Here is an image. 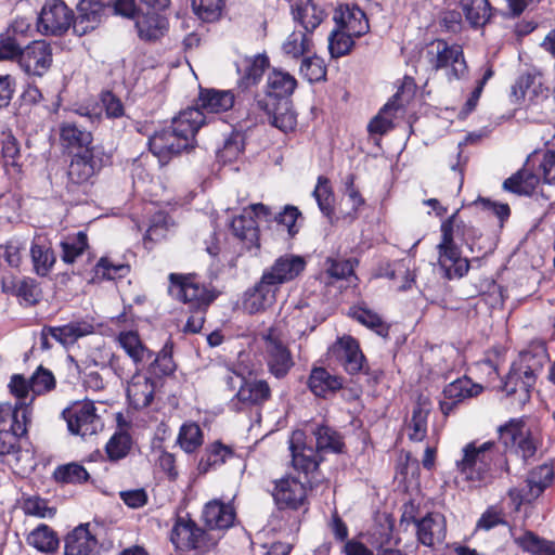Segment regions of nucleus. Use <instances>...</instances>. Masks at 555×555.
Segmentation results:
<instances>
[{
	"label": "nucleus",
	"instance_id": "obj_56",
	"mask_svg": "<svg viewBox=\"0 0 555 555\" xmlns=\"http://www.w3.org/2000/svg\"><path fill=\"white\" fill-rule=\"evenodd\" d=\"M299 73L309 82H319L325 79L326 65L318 55L306 56L301 61Z\"/></svg>",
	"mask_w": 555,
	"mask_h": 555
},
{
	"label": "nucleus",
	"instance_id": "obj_49",
	"mask_svg": "<svg viewBox=\"0 0 555 555\" xmlns=\"http://www.w3.org/2000/svg\"><path fill=\"white\" fill-rule=\"evenodd\" d=\"M270 61L266 54H258L246 59L243 64L242 82L247 88L256 85L262 77L264 70L269 68Z\"/></svg>",
	"mask_w": 555,
	"mask_h": 555
},
{
	"label": "nucleus",
	"instance_id": "obj_38",
	"mask_svg": "<svg viewBox=\"0 0 555 555\" xmlns=\"http://www.w3.org/2000/svg\"><path fill=\"white\" fill-rule=\"evenodd\" d=\"M135 27L141 39L153 41L165 35L168 29V21L166 17L153 12L139 16Z\"/></svg>",
	"mask_w": 555,
	"mask_h": 555
},
{
	"label": "nucleus",
	"instance_id": "obj_55",
	"mask_svg": "<svg viewBox=\"0 0 555 555\" xmlns=\"http://www.w3.org/2000/svg\"><path fill=\"white\" fill-rule=\"evenodd\" d=\"M21 507L26 515L38 518H52L56 514L55 507L49 506L48 501L38 495L23 498Z\"/></svg>",
	"mask_w": 555,
	"mask_h": 555
},
{
	"label": "nucleus",
	"instance_id": "obj_63",
	"mask_svg": "<svg viewBox=\"0 0 555 555\" xmlns=\"http://www.w3.org/2000/svg\"><path fill=\"white\" fill-rule=\"evenodd\" d=\"M54 387V375L42 366H39L30 377V390L35 396L51 391Z\"/></svg>",
	"mask_w": 555,
	"mask_h": 555
},
{
	"label": "nucleus",
	"instance_id": "obj_24",
	"mask_svg": "<svg viewBox=\"0 0 555 555\" xmlns=\"http://www.w3.org/2000/svg\"><path fill=\"white\" fill-rule=\"evenodd\" d=\"M297 88L296 78L289 73L273 68L267 77L264 98L267 101L289 100Z\"/></svg>",
	"mask_w": 555,
	"mask_h": 555
},
{
	"label": "nucleus",
	"instance_id": "obj_10",
	"mask_svg": "<svg viewBox=\"0 0 555 555\" xmlns=\"http://www.w3.org/2000/svg\"><path fill=\"white\" fill-rule=\"evenodd\" d=\"M263 340L268 371L275 378H284L295 364L288 346L282 339L276 327H270L263 335Z\"/></svg>",
	"mask_w": 555,
	"mask_h": 555
},
{
	"label": "nucleus",
	"instance_id": "obj_41",
	"mask_svg": "<svg viewBox=\"0 0 555 555\" xmlns=\"http://www.w3.org/2000/svg\"><path fill=\"white\" fill-rule=\"evenodd\" d=\"M271 396V389L266 380H244L235 395L238 401L246 404H260Z\"/></svg>",
	"mask_w": 555,
	"mask_h": 555
},
{
	"label": "nucleus",
	"instance_id": "obj_64",
	"mask_svg": "<svg viewBox=\"0 0 555 555\" xmlns=\"http://www.w3.org/2000/svg\"><path fill=\"white\" fill-rule=\"evenodd\" d=\"M243 137L240 133H232L223 143L222 149L218 151V157L223 163L235 160L243 152Z\"/></svg>",
	"mask_w": 555,
	"mask_h": 555
},
{
	"label": "nucleus",
	"instance_id": "obj_50",
	"mask_svg": "<svg viewBox=\"0 0 555 555\" xmlns=\"http://www.w3.org/2000/svg\"><path fill=\"white\" fill-rule=\"evenodd\" d=\"M359 261L357 258L343 259L338 256L327 257L324 262V270L328 278L334 280H345L354 275V268Z\"/></svg>",
	"mask_w": 555,
	"mask_h": 555
},
{
	"label": "nucleus",
	"instance_id": "obj_30",
	"mask_svg": "<svg viewBox=\"0 0 555 555\" xmlns=\"http://www.w3.org/2000/svg\"><path fill=\"white\" fill-rule=\"evenodd\" d=\"M96 539L89 530V524H81L65 538V555H89L96 546Z\"/></svg>",
	"mask_w": 555,
	"mask_h": 555
},
{
	"label": "nucleus",
	"instance_id": "obj_32",
	"mask_svg": "<svg viewBox=\"0 0 555 555\" xmlns=\"http://www.w3.org/2000/svg\"><path fill=\"white\" fill-rule=\"evenodd\" d=\"M29 410L25 402L12 405L0 403V430L17 429L18 434L27 433Z\"/></svg>",
	"mask_w": 555,
	"mask_h": 555
},
{
	"label": "nucleus",
	"instance_id": "obj_52",
	"mask_svg": "<svg viewBox=\"0 0 555 555\" xmlns=\"http://www.w3.org/2000/svg\"><path fill=\"white\" fill-rule=\"evenodd\" d=\"M313 196L322 214L331 218L334 214V194L327 178L322 176L318 178Z\"/></svg>",
	"mask_w": 555,
	"mask_h": 555
},
{
	"label": "nucleus",
	"instance_id": "obj_16",
	"mask_svg": "<svg viewBox=\"0 0 555 555\" xmlns=\"http://www.w3.org/2000/svg\"><path fill=\"white\" fill-rule=\"evenodd\" d=\"M279 291L280 287L262 272L259 282L245 293L243 307L250 314L264 311L274 305Z\"/></svg>",
	"mask_w": 555,
	"mask_h": 555
},
{
	"label": "nucleus",
	"instance_id": "obj_42",
	"mask_svg": "<svg viewBox=\"0 0 555 555\" xmlns=\"http://www.w3.org/2000/svg\"><path fill=\"white\" fill-rule=\"evenodd\" d=\"M233 455L234 452L230 447L216 441L206 448L205 453L198 462V472L206 474L210 469L220 467Z\"/></svg>",
	"mask_w": 555,
	"mask_h": 555
},
{
	"label": "nucleus",
	"instance_id": "obj_58",
	"mask_svg": "<svg viewBox=\"0 0 555 555\" xmlns=\"http://www.w3.org/2000/svg\"><path fill=\"white\" fill-rule=\"evenodd\" d=\"M178 442L185 452H194L203 443L202 429L195 423L182 425L178 436Z\"/></svg>",
	"mask_w": 555,
	"mask_h": 555
},
{
	"label": "nucleus",
	"instance_id": "obj_3",
	"mask_svg": "<svg viewBox=\"0 0 555 555\" xmlns=\"http://www.w3.org/2000/svg\"><path fill=\"white\" fill-rule=\"evenodd\" d=\"M421 62L435 72L444 69L449 80H461L468 75L462 46L443 39L427 43L421 52Z\"/></svg>",
	"mask_w": 555,
	"mask_h": 555
},
{
	"label": "nucleus",
	"instance_id": "obj_11",
	"mask_svg": "<svg viewBox=\"0 0 555 555\" xmlns=\"http://www.w3.org/2000/svg\"><path fill=\"white\" fill-rule=\"evenodd\" d=\"M73 23V10L62 0H48L37 20L38 31L47 36L65 34Z\"/></svg>",
	"mask_w": 555,
	"mask_h": 555
},
{
	"label": "nucleus",
	"instance_id": "obj_37",
	"mask_svg": "<svg viewBox=\"0 0 555 555\" xmlns=\"http://www.w3.org/2000/svg\"><path fill=\"white\" fill-rule=\"evenodd\" d=\"M338 349L345 370L350 374L359 373L363 367L364 356L358 341L351 336H345L339 339Z\"/></svg>",
	"mask_w": 555,
	"mask_h": 555
},
{
	"label": "nucleus",
	"instance_id": "obj_36",
	"mask_svg": "<svg viewBox=\"0 0 555 555\" xmlns=\"http://www.w3.org/2000/svg\"><path fill=\"white\" fill-rule=\"evenodd\" d=\"M541 180L540 172H533L527 163L524 168L504 181L503 188L519 195H531Z\"/></svg>",
	"mask_w": 555,
	"mask_h": 555
},
{
	"label": "nucleus",
	"instance_id": "obj_47",
	"mask_svg": "<svg viewBox=\"0 0 555 555\" xmlns=\"http://www.w3.org/2000/svg\"><path fill=\"white\" fill-rule=\"evenodd\" d=\"M310 35L306 31L289 34L282 44L283 53L296 60L309 53L313 46Z\"/></svg>",
	"mask_w": 555,
	"mask_h": 555
},
{
	"label": "nucleus",
	"instance_id": "obj_22",
	"mask_svg": "<svg viewBox=\"0 0 555 555\" xmlns=\"http://www.w3.org/2000/svg\"><path fill=\"white\" fill-rule=\"evenodd\" d=\"M418 541L426 546H434L444 541L447 535L446 518L440 513H429L414 521Z\"/></svg>",
	"mask_w": 555,
	"mask_h": 555
},
{
	"label": "nucleus",
	"instance_id": "obj_21",
	"mask_svg": "<svg viewBox=\"0 0 555 555\" xmlns=\"http://www.w3.org/2000/svg\"><path fill=\"white\" fill-rule=\"evenodd\" d=\"M202 517L207 531L217 532L221 535V531L233 525L235 512L230 504L220 500H211L204 506Z\"/></svg>",
	"mask_w": 555,
	"mask_h": 555
},
{
	"label": "nucleus",
	"instance_id": "obj_31",
	"mask_svg": "<svg viewBox=\"0 0 555 555\" xmlns=\"http://www.w3.org/2000/svg\"><path fill=\"white\" fill-rule=\"evenodd\" d=\"M30 256L34 270L40 276L48 275L56 260L51 243L44 235L34 237L30 247Z\"/></svg>",
	"mask_w": 555,
	"mask_h": 555
},
{
	"label": "nucleus",
	"instance_id": "obj_43",
	"mask_svg": "<svg viewBox=\"0 0 555 555\" xmlns=\"http://www.w3.org/2000/svg\"><path fill=\"white\" fill-rule=\"evenodd\" d=\"M515 543L530 555H555V542L539 537L532 531H525L514 539Z\"/></svg>",
	"mask_w": 555,
	"mask_h": 555
},
{
	"label": "nucleus",
	"instance_id": "obj_19",
	"mask_svg": "<svg viewBox=\"0 0 555 555\" xmlns=\"http://www.w3.org/2000/svg\"><path fill=\"white\" fill-rule=\"evenodd\" d=\"M257 106L264 112L268 117V121L282 130L287 132L293 130L297 124L296 114L292 108L291 100L282 101H267L257 100Z\"/></svg>",
	"mask_w": 555,
	"mask_h": 555
},
{
	"label": "nucleus",
	"instance_id": "obj_1",
	"mask_svg": "<svg viewBox=\"0 0 555 555\" xmlns=\"http://www.w3.org/2000/svg\"><path fill=\"white\" fill-rule=\"evenodd\" d=\"M204 124L203 112L185 108L172 119L169 127L156 131L149 139L150 151L160 164H167L171 157L194 146L195 134Z\"/></svg>",
	"mask_w": 555,
	"mask_h": 555
},
{
	"label": "nucleus",
	"instance_id": "obj_39",
	"mask_svg": "<svg viewBox=\"0 0 555 555\" xmlns=\"http://www.w3.org/2000/svg\"><path fill=\"white\" fill-rule=\"evenodd\" d=\"M315 438V450L321 452L341 453L345 448L343 436L327 425H317L311 429Z\"/></svg>",
	"mask_w": 555,
	"mask_h": 555
},
{
	"label": "nucleus",
	"instance_id": "obj_28",
	"mask_svg": "<svg viewBox=\"0 0 555 555\" xmlns=\"http://www.w3.org/2000/svg\"><path fill=\"white\" fill-rule=\"evenodd\" d=\"M117 341L131 359L135 370L138 371H140L154 357L153 351L142 343L137 332H120L117 336Z\"/></svg>",
	"mask_w": 555,
	"mask_h": 555
},
{
	"label": "nucleus",
	"instance_id": "obj_51",
	"mask_svg": "<svg viewBox=\"0 0 555 555\" xmlns=\"http://www.w3.org/2000/svg\"><path fill=\"white\" fill-rule=\"evenodd\" d=\"M351 315L362 325L371 328L374 331L377 335L382 337H387L389 333V326L382 320V318L365 308H353Z\"/></svg>",
	"mask_w": 555,
	"mask_h": 555
},
{
	"label": "nucleus",
	"instance_id": "obj_40",
	"mask_svg": "<svg viewBox=\"0 0 555 555\" xmlns=\"http://www.w3.org/2000/svg\"><path fill=\"white\" fill-rule=\"evenodd\" d=\"M462 12L474 28L485 26L492 15V9L488 0H460Z\"/></svg>",
	"mask_w": 555,
	"mask_h": 555
},
{
	"label": "nucleus",
	"instance_id": "obj_20",
	"mask_svg": "<svg viewBox=\"0 0 555 555\" xmlns=\"http://www.w3.org/2000/svg\"><path fill=\"white\" fill-rule=\"evenodd\" d=\"M336 27L348 31L354 37L369 33L370 24L365 13L357 5L341 4L334 13Z\"/></svg>",
	"mask_w": 555,
	"mask_h": 555
},
{
	"label": "nucleus",
	"instance_id": "obj_6",
	"mask_svg": "<svg viewBox=\"0 0 555 555\" xmlns=\"http://www.w3.org/2000/svg\"><path fill=\"white\" fill-rule=\"evenodd\" d=\"M221 535L217 532L207 531L186 516H179L171 529L170 540L176 548L182 551H196L205 554L214 548Z\"/></svg>",
	"mask_w": 555,
	"mask_h": 555
},
{
	"label": "nucleus",
	"instance_id": "obj_60",
	"mask_svg": "<svg viewBox=\"0 0 555 555\" xmlns=\"http://www.w3.org/2000/svg\"><path fill=\"white\" fill-rule=\"evenodd\" d=\"M3 165L9 175H15L21 171L20 146L15 138L7 135L2 141Z\"/></svg>",
	"mask_w": 555,
	"mask_h": 555
},
{
	"label": "nucleus",
	"instance_id": "obj_61",
	"mask_svg": "<svg viewBox=\"0 0 555 555\" xmlns=\"http://www.w3.org/2000/svg\"><path fill=\"white\" fill-rule=\"evenodd\" d=\"M195 15L204 22H215L221 15L222 0H191Z\"/></svg>",
	"mask_w": 555,
	"mask_h": 555
},
{
	"label": "nucleus",
	"instance_id": "obj_12",
	"mask_svg": "<svg viewBox=\"0 0 555 555\" xmlns=\"http://www.w3.org/2000/svg\"><path fill=\"white\" fill-rule=\"evenodd\" d=\"M52 47L46 40H35L23 48L20 67L29 76L42 77L51 67Z\"/></svg>",
	"mask_w": 555,
	"mask_h": 555
},
{
	"label": "nucleus",
	"instance_id": "obj_13",
	"mask_svg": "<svg viewBox=\"0 0 555 555\" xmlns=\"http://www.w3.org/2000/svg\"><path fill=\"white\" fill-rule=\"evenodd\" d=\"M272 496L280 509H299L307 504L306 482L295 477H283L274 481Z\"/></svg>",
	"mask_w": 555,
	"mask_h": 555
},
{
	"label": "nucleus",
	"instance_id": "obj_44",
	"mask_svg": "<svg viewBox=\"0 0 555 555\" xmlns=\"http://www.w3.org/2000/svg\"><path fill=\"white\" fill-rule=\"evenodd\" d=\"M429 412L430 406L426 400L420 401L413 409L411 421L408 424L410 440L422 441L426 437Z\"/></svg>",
	"mask_w": 555,
	"mask_h": 555
},
{
	"label": "nucleus",
	"instance_id": "obj_48",
	"mask_svg": "<svg viewBox=\"0 0 555 555\" xmlns=\"http://www.w3.org/2000/svg\"><path fill=\"white\" fill-rule=\"evenodd\" d=\"M27 543L40 552H53L59 546L56 533L47 525H39L27 537Z\"/></svg>",
	"mask_w": 555,
	"mask_h": 555
},
{
	"label": "nucleus",
	"instance_id": "obj_33",
	"mask_svg": "<svg viewBox=\"0 0 555 555\" xmlns=\"http://www.w3.org/2000/svg\"><path fill=\"white\" fill-rule=\"evenodd\" d=\"M308 386L317 397L326 398L343 387V378L324 367H313L308 379Z\"/></svg>",
	"mask_w": 555,
	"mask_h": 555
},
{
	"label": "nucleus",
	"instance_id": "obj_4",
	"mask_svg": "<svg viewBox=\"0 0 555 555\" xmlns=\"http://www.w3.org/2000/svg\"><path fill=\"white\" fill-rule=\"evenodd\" d=\"M462 457L456 461L461 476L473 487H480L491 480V468L498 454L495 444L487 441L478 444L469 442L462 449Z\"/></svg>",
	"mask_w": 555,
	"mask_h": 555
},
{
	"label": "nucleus",
	"instance_id": "obj_35",
	"mask_svg": "<svg viewBox=\"0 0 555 555\" xmlns=\"http://www.w3.org/2000/svg\"><path fill=\"white\" fill-rule=\"evenodd\" d=\"M292 13L294 20L309 34H312L326 16L324 10L312 0H298L293 7Z\"/></svg>",
	"mask_w": 555,
	"mask_h": 555
},
{
	"label": "nucleus",
	"instance_id": "obj_8",
	"mask_svg": "<svg viewBox=\"0 0 555 555\" xmlns=\"http://www.w3.org/2000/svg\"><path fill=\"white\" fill-rule=\"evenodd\" d=\"M289 450L294 469L305 475L306 482L311 488L317 486L321 481L319 465L322 457L312 446L306 443L304 431L295 430L292 434Z\"/></svg>",
	"mask_w": 555,
	"mask_h": 555
},
{
	"label": "nucleus",
	"instance_id": "obj_59",
	"mask_svg": "<svg viewBox=\"0 0 555 555\" xmlns=\"http://www.w3.org/2000/svg\"><path fill=\"white\" fill-rule=\"evenodd\" d=\"M233 233L243 241L253 243L258 238V225L250 215H241L232 220Z\"/></svg>",
	"mask_w": 555,
	"mask_h": 555
},
{
	"label": "nucleus",
	"instance_id": "obj_27",
	"mask_svg": "<svg viewBox=\"0 0 555 555\" xmlns=\"http://www.w3.org/2000/svg\"><path fill=\"white\" fill-rule=\"evenodd\" d=\"M234 105V94L231 91L216 90V89H201L196 106L191 108H198L203 112L205 121L207 114H217L227 112Z\"/></svg>",
	"mask_w": 555,
	"mask_h": 555
},
{
	"label": "nucleus",
	"instance_id": "obj_17",
	"mask_svg": "<svg viewBox=\"0 0 555 555\" xmlns=\"http://www.w3.org/2000/svg\"><path fill=\"white\" fill-rule=\"evenodd\" d=\"M481 391L482 386L474 384L472 379L467 377L457 378L444 387L440 410L443 415L448 416L459 403L478 396Z\"/></svg>",
	"mask_w": 555,
	"mask_h": 555
},
{
	"label": "nucleus",
	"instance_id": "obj_14",
	"mask_svg": "<svg viewBox=\"0 0 555 555\" xmlns=\"http://www.w3.org/2000/svg\"><path fill=\"white\" fill-rule=\"evenodd\" d=\"M101 166V159L95 155L94 149H86L74 155L67 170V188L73 190L74 186L91 182Z\"/></svg>",
	"mask_w": 555,
	"mask_h": 555
},
{
	"label": "nucleus",
	"instance_id": "obj_46",
	"mask_svg": "<svg viewBox=\"0 0 555 555\" xmlns=\"http://www.w3.org/2000/svg\"><path fill=\"white\" fill-rule=\"evenodd\" d=\"M61 259L72 264L80 257L89 247L88 236L85 232L80 231L75 235H69L60 243Z\"/></svg>",
	"mask_w": 555,
	"mask_h": 555
},
{
	"label": "nucleus",
	"instance_id": "obj_7",
	"mask_svg": "<svg viewBox=\"0 0 555 555\" xmlns=\"http://www.w3.org/2000/svg\"><path fill=\"white\" fill-rule=\"evenodd\" d=\"M169 293L175 298L189 304L190 309H207L217 298L214 288L201 283L193 275L171 273Z\"/></svg>",
	"mask_w": 555,
	"mask_h": 555
},
{
	"label": "nucleus",
	"instance_id": "obj_57",
	"mask_svg": "<svg viewBox=\"0 0 555 555\" xmlns=\"http://www.w3.org/2000/svg\"><path fill=\"white\" fill-rule=\"evenodd\" d=\"M130 267L125 263H115L108 257H102L94 267V278L114 280L126 276Z\"/></svg>",
	"mask_w": 555,
	"mask_h": 555
},
{
	"label": "nucleus",
	"instance_id": "obj_62",
	"mask_svg": "<svg viewBox=\"0 0 555 555\" xmlns=\"http://www.w3.org/2000/svg\"><path fill=\"white\" fill-rule=\"evenodd\" d=\"M131 437L128 433L119 431L112 436L106 443V453L109 460L118 461L124 459L130 451Z\"/></svg>",
	"mask_w": 555,
	"mask_h": 555
},
{
	"label": "nucleus",
	"instance_id": "obj_54",
	"mask_svg": "<svg viewBox=\"0 0 555 555\" xmlns=\"http://www.w3.org/2000/svg\"><path fill=\"white\" fill-rule=\"evenodd\" d=\"M53 477L57 482L61 483H82L88 481L89 474L82 465L77 463H68L59 466L54 470Z\"/></svg>",
	"mask_w": 555,
	"mask_h": 555
},
{
	"label": "nucleus",
	"instance_id": "obj_53",
	"mask_svg": "<svg viewBox=\"0 0 555 555\" xmlns=\"http://www.w3.org/2000/svg\"><path fill=\"white\" fill-rule=\"evenodd\" d=\"M353 37L354 35L336 27L328 37V51L332 57L337 59L348 54L354 44Z\"/></svg>",
	"mask_w": 555,
	"mask_h": 555
},
{
	"label": "nucleus",
	"instance_id": "obj_29",
	"mask_svg": "<svg viewBox=\"0 0 555 555\" xmlns=\"http://www.w3.org/2000/svg\"><path fill=\"white\" fill-rule=\"evenodd\" d=\"M51 337L63 346L74 345L79 338L94 332V326L87 320L73 321L62 326H46Z\"/></svg>",
	"mask_w": 555,
	"mask_h": 555
},
{
	"label": "nucleus",
	"instance_id": "obj_45",
	"mask_svg": "<svg viewBox=\"0 0 555 555\" xmlns=\"http://www.w3.org/2000/svg\"><path fill=\"white\" fill-rule=\"evenodd\" d=\"M3 291L22 298L28 304H36L40 294L36 281L30 278L12 279L10 282H3Z\"/></svg>",
	"mask_w": 555,
	"mask_h": 555
},
{
	"label": "nucleus",
	"instance_id": "obj_23",
	"mask_svg": "<svg viewBox=\"0 0 555 555\" xmlns=\"http://www.w3.org/2000/svg\"><path fill=\"white\" fill-rule=\"evenodd\" d=\"M554 479V468L552 463H543L530 470L526 485L519 489L520 500L531 502L535 500Z\"/></svg>",
	"mask_w": 555,
	"mask_h": 555
},
{
	"label": "nucleus",
	"instance_id": "obj_26",
	"mask_svg": "<svg viewBox=\"0 0 555 555\" xmlns=\"http://www.w3.org/2000/svg\"><path fill=\"white\" fill-rule=\"evenodd\" d=\"M126 392L130 405L137 410L144 409L154 399L155 383L137 370L128 382Z\"/></svg>",
	"mask_w": 555,
	"mask_h": 555
},
{
	"label": "nucleus",
	"instance_id": "obj_2",
	"mask_svg": "<svg viewBox=\"0 0 555 555\" xmlns=\"http://www.w3.org/2000/svg\"><path fill=\"white\" fill-rule=\"evenodd\" d=\"M546 360L547 353L543 347H539L534 352H521L504 379L503 391L507 396H517L519 402L527 400L530 389L535 384L537 374Z\"/></svg>",
	"mask_w": 555,
	"mask_h": 555
},
{
	"label": "nucleus",
	"instance_id": "obj_5",
	"mask_svg": "<svg viewBox=\"0 0 555 555\" xmlns=\"http://www.w3.org/2000/svg\"><path fill=\"white\" fill-rule=\"evenodd\" d=\"M500 439L525 464L538 459L542 448V436L537 427L524 420H511L499 428Z\"/></svg>",
	"mask_w": 555,
	"mask_h": 555
},
{
	"label": "nucleus",
	"instance_id": "obj_15",
	"mask_svg": "<svg viewBox=\"0 0 555 555\" xmlns=\"http://www.w3.org/2000/svg\"><path fill=\"white\" fill-rule=\"evenodd\" d=\"M307 260L296 254H284L263 270V273L279 287L296 280L306 270Z\"/></svg>",
	"mask_w": 555,
	"mask_h": 555
},
{
	"label": "nucleus",
	"instance_id": "obj_34",
	"mask_svg": "<svg viewBox=\"0 0 555 555\" xmlns=\"http://www.w3.org/2000/svg\"><path fill=\"white\" fill-rule=\"evenodd\" d=\"M61 145L66 149H90L92 133L72 120H64L59 125Z\"/></svg>",
	"mask_w": 555,
	"mask_h": 555
},
{
	"label": "nucleus",
	"instance_id": "obj_25",
	"mask_svg": "<svg viewBox=\"0 0 555 555\" xmlns=\"http://www.w3.org/2000/svg\"><path fill=\"white\" fill-rule=\"evenodd\" d=\"M402 95L403 91H398L379 109L378 114L371 119L367 125V131L370 134L384 135L395 127L393 120L398 117L399 113L403 112L404 107Z\"/></svg>",
	"mask_w": 555,
	"mask_h": 555
},
{
	"label": "nucleus",
	"instance_id": "obj_9",
	"mask_svg": "<svg viewBox=\"0 0 555 555\" xmlns=\"http://www.w3.org/2000/svg\"><path fill=\"white\" fill-rule=\"evenodd\" d=\"M70 434L86 437L102 429L103 423L91 400L73 402L62 412Z\"/></svg>",
	"mask_w": 555,
	"mask_h": 555
},
{
	"label": "nucleus",
	"instance_id": "obj_18",
	"mask_svg": "<svg viewBox=\"0 0 555 555\" xmlns=\"http://www.w3.org/2000/svg\"><path fill=\"white\" fill-rule=\"evenodd\" d=\"M111 0H81L79 3V14L73 15L72 27L76 35L83 36L90 30L95 29L101 21L106 7Z\"/></svg>",
	"mask_w": 555,
	"mask_h": 555
}]
</instances>
